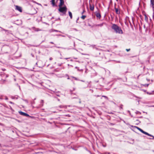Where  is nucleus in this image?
I'll return each instance as SVG.
<instances>
[{"label": "nucleus", "mask_w": 154, "mask_h": 154, "mask_svg": "<svg viewBox=\"0 0 154 154\" xmlns=\"http://www.w3.org/2000/svg\"><path fill=\"white\" fill-rule=\"evenodd\" d=\"M115 9L116 14H120V11L118 8H115Z\"/></svg>", "instance_id": "obj_10"}, {"label": "nucleus", "mask_w": 154, "mask_h": 154, "mask_svg": "<svg viewBox=\"0 0 154 154\" xmlns=\"http://www.w3.org/2000/svg\"><path fill=\"white\" fill-rule=\"evenodd\" d=\"M0 27L1 28V27Z\"/></svg>", "instance_id": "obj_40"}, {"label": "nucleus", "mask_w": 154, "mask_h": 154, "mask_svg": "<svg viewBox=\"0 0 154 154\" xmlns=\"http://www.w3.org/2000/svg\"><path fill=\"white\" fill-rule=\"evenodd\" d=\"M136 114H141L140 112L139 111H137L136 112Z\"/></svg>", "instance_id": "obj_22"}, {"label": "nucleus", "mask_w": 154, "mask_h": 154, "mask_svg": "<svg viewBox=\"0 0 154 154\" xmlns=\"http://www.w3.org/2000/svg\"><path fill=\"white\" fill-rule=\"evenodd\" d=\"M137 128L140 131V132H142V131H143V130H142V129H141V128H139V127H137Z\"/></svg>", "instance_id": "obj_19"}, {"label": "nucleus", "mask_w": 154, "mask_h": 154, "mask_svg": "<svg viewBox=\"0 0 154 154\" xmlns=\"http://www.w3.org/2000/svg\"><path fill=\"white\" fill-rule=\"evenodd\" d=\"M69 58H65V59H69Z\"/></svg>", "instance_id": "obj_35"}, {"label": "nucleus", "mask_w": 154, "mask_h": 154, "mask_svg": "<svg viewBox=\"0 0 154 154\" xmlns=\"http://www.w3.org/2000/svg\"><path fill=\"white\" fill-rule=\"evenodd\" d=\"M75 68L77 69L78 70L79 67L77 66H76L75 67Z\"/></svg>", "instance_id": "obj_31"}, {"label": "nucleus", "mask_w": 154, "mask_h": 154, "mask_svg": "<svg viewBox=\"0 0 154 154\" xmlns=\"http://www.w3.org/2000/svg\"><path fill=\"white\" fill-rule=\"evenodd\" d=\"M96 16L97 17H98L99 19H100L101 17V15L99 12H96Z\"/></svg>", "instance_id": "obj_9"}, {"label": "nucleus", "mask_w": 154, "mask_h": 154, "mask_svg": "<svg viewBox=\"0 0 154 154\" xmlns=\"http://www.w3.org/2000/svg\"><path fill=\"white\" fill-rule=\"evenodd\" d=\"M145 85H146L148 87L149 85V84H146Z\"/></svg>", "instance_id": "obj_33"}, {"label": "nucleus", "mask_w": 154, "mask_h": 154, "mask_svg": "<svg viewBox=\"0 0 154 154\" xmlns=\"http://www.w3.org/2000/svg\"><path fill=\"white\" fill-rule=\"evenodd\" d=\"M90 9L92 11H94V6L93 5H91L90 4L89 5Z\"/></svg>", "instance_id": "obj_11"}, {"label": "nucleus", "mask_w": 154, "mask_h": 154, "mask_svg": "<svg viewBox=\"0 0 154 154\" xmlns=\"http://www.w3.org/2000/svg\"><path fill=\"white\" fill-rule=\"evenodd\" d=\"M54 32H61L60 31H58L57 30H55V29L54 30Z\"/></svg>", "instance_id": "obj_25"}, {"label": "nucleus", "mask_w": 154, "mask_h": 154, "mask_svg": "<svg viewBox=\"0 0 154 154\" xmlns=\"http://www.w3.org/2000/svg\"><path fill=\"white\" fill-rule=\"evenodd\" d=\"M86 17V16L85 15H82L81 17V18L83 20L85 19V18Z\"/></svg>", "instance_id": "obj_18"}, {"label": "nucleus", "mask_w": 154, "mask_h": 154, "mask_svg": "<svg viewBox=\"0 0 154 154\" xmlns=\"http://www.w3.org/2000/svg\"><path fill=\"white\" fill-rule=\"evenodd\" d=\"M54 112V113H55V112H55V111H54V112Z\"/></svg>", "instance_id": "obj_36"}, {"label": "nucleus", "mask_w": 154, "mask_h": 154, "mask_svg": "<svg viewBox=\"0 0 154 154\" xmlns=\"http://www.w3.org/2000/svg\"><path fill=\"white\" fill-rule=\"evenodd\" d=\"M111 125H114V124H112V123H111Z\"/></svg>", "instance_id": "obj_37"}, {"label": "nucleus", "mask_w": 154, "mask_h": 154, "mask_svg": "<svg viewBox=\"0 0 154 154\" xmlns=\"http://www.w3.org/2000/svg\"><path fill=\"white\" fill-rule=\"evenodd\" d=\"M41 103L42 104V105L43 106V103H44V100H41Z\"/></svg>", "instance_id": "obj_24"}, {"label": "nucleus", "mask_w": 154, "mask_h": 154, "mask_svg": "<svg viewBox=\"0 0 154 154\" xmlns=\"http://www.w3.org/2000/svg\"><path fill=\"white\" fill-rule=\"evenodd\" d=\"M15 9L17 11H18L20 12H22V9L21 7L18 6V5H15Z\"/></svg>", "instance_id": "obj_4"}, {"label": "nucleus", "mask_w": 154, "mask_h": 154, "mask_svg": "<svg viewBox=\"0 0 154 154\" xmlns=\"http://www.w3.org/2000/svg\"><path fill=\"white\" fill-rule=\"evenodd\" d=\"M95 26H100V27H101L103 26V24L101 23L99 24L96 25Z\"/></svg>", "instance_id": "obj_17"}, {"label": "nucleus", "mask_w": 154, "mask_h": 154, "mask_svg": "<svg viewBox=\"0 0 154 154\" xmlns=\"http://www.w3.org/2000/svg\"><path fill=\"white\" fill-rule=\"evenodd\" d=\"M67 106H62V105H60V106H59V107L60 108H67ZM68 106L69 107L70 106Z\"/></svg>", "instance_id": "obj_15"}, {"label": "nucleus", "mask_w": 154, "mask_h": 154, "mask_svg": "<svg viewBox=\"0 0 154 154\" xmlns=\"http://www.w3.org/2000/svg\"><path fill=\"white\" fill-rule=\"evenodd\" d=\"M147 135H148L150 137H152V138H149V139H154V137L153 135H152L151 134H149L148 133V134Z\"/></svg>", "instance_id": "obj_14"}, {"label": "nucleus", "mask_w": 154, "mask_h": 154, "mask_svg": "<svg viewBox=\"0 0 154 154\" xmlns=\"http://www.w3.org/2000/svg\"><path fill=\"white\" fill-rule=\"evenodd\" d=\"M67 10V8L66 6H65L64 7H60L58 9V11L59 12L62 13L64 14H66Z\"/></svg>", "instance_id": "obj_2"}, {"label": "nucleus", "mask_w": 154, "mask_h": 154, "mask_svg": "<svg viewBox=\"0 0 154 154\" xmlns=\"http://www.w3.org/2000/svg\"><path fill=\"white\" fill-rule=\"evenodd\" d=\"M68 13H69V15L70 17V19H72V13L70 11H69L68 12Z\"/></svg>", "instance_id": "obj_13"}, {"label": "nucleus", "mask_w": 154, "mask_h": 154, "mask_svg": "<svg viewBox=\"0 0 154 154\" xmlns=\"http://www.w3.org/2000/svg\"><path fill=\"white\" fill-rule=\"evenodd\" d=\"M19 113L21 115L27 117L29 116V115L28 114L22 111L19 112Z\"/></svg>", "instance_id": "obj_5"}, {"label": "nucleus", "mask_w": 154, "mask_h": 154, "mask_svg": "<svg viewBox=\"0 0 154 154\" xmlns=\"http://www.w3.org/2000/svg\"><path fill=\"white\" fill-rule=\"evenodd\" d=\"M50 43L51 44H54V43L53 42H50Z\"/></svg>", "instance_id": "obj_32"}, {"label": "nucleus", "mask_w": 154, "mask_h": 154, "mask_svg": "<svg viewBox=\"0 0 154 154\" xmlns=\"http://www.w3.org/2000/svg\"><path fill=\"white\" fill-rule=\"evenodd\" d=\"M128 22L131 25V23L130 20L129 18L127 16L126 17L125 19V24L127 25H128Z\"/></svg>", "instance_id": "obj_3"}, {"label": "nucleus", "mask_w": 154, "mask_h": 154, "mask_svg": "<svg viewBox=\"0 0 154 154\" xmlns=\"http://www.w3.org/2000/svg\"><path fill=\"white\" fill-rule=\"evenodd\" d=\"M72 78H74L75 79H76V78L75 77H72Z\"/></svg>", "instance_id": "obj_34"}, {"label": "nucleus", "mask_w": 154, "mask_h": 154, "mask_svg": "<svg viewBox=\"0 0 154 154\" xmlns=\"http://www.w3.org/2000/svg\"><path fill=\"white\" fill-rule=\"evenodd\" d=\"M85 11L84 9H83V12H82V14H83L85 12Z\"/></svg>", "instance_id": "obj_26"}, {"label": "nucleus", "mask_w": 154, "mask_h": 154, "mask_svg": "<svg viewBox=\"0 0 154 154\" xmlns=\"http://www.w3.org/2000/svg\"><path fill=\"white\" fill-rule=\"evenodd\" d=\"M60 2L59 5V7L62 6L64 4V2L63 0H60Z\"/></svg>", "instance_id": "obj_8"}, {"label": "nucleus", "mask_w": 154, "mask_h": 154, "mask_svg": "<svg viewBox=\"0 0 154 154\" xmlns=\"http://www.w3.org/2000/svg\"><path fill=\"white\" fill-rule=\"evenodd\" d=\"M117 1H118V0H116Z\"/></svg>", "instance_id": "obj_39"}, {"label": "nucleus", "mask_w": 154, "mask_h": 154, "mask_svg": "<svg viewBox=\"0 0 154 154\" xmlns=\"http://www.w3.org/2000/svg\"><path fill=\"white\" fill-rule=\"evenodd\" d=\"M5 100H8V98L7 97L5 96Z\"/></svg>", "instance_id": "obj_28"}, {"label": "nucleus", "mask_w": 154, "mask_h": 154, "mask_svg": "<svg viewBox=\"0 0 154 154\" xmlns=\"http://www.w3.org/2000/svg\"><path fill=\"white\" fill-rule=\"evenodd\" d=\"M69 79V78H68V79Z\"/></svg>", "instance_id": "obj_38"}, {"label": "nucleus", "mask_w": 154, "mask_h": 154, "mask_svg": "<svg viewBox=\"0 0 154 154\" xmlns=\"http://www.w3.org/2000/svg\"><path fill=\"white\" fill-rule=\"evenodd\" d=\"M52 59H53V58H52V57H51L49 58V60H52Z\"/></svg>", "instance_id": "obj_29"}, {"label": "nucleus", "mask_w": 154, "mask_h": 154, "mask_svg": "<svg viewBox=\"0 0 154 154\" xmlns=\"http://www.w3.org/2000/svg\"><path fill=\"white\" fill-rule=\"evenodd\" d=\"M9 103L11 104H14V103L11 101H10Z\"/></svg>", "instance_id": "obj_30"}, {"label": "nucleus", "mask_w": 154, "mask_h": 154, "mask_svg": "<svg viewBox=\"0 0 154 154\" xmlns=\"http://www.w3.org/2000/svg\"><path fill=\"white\" fill-rule=\"evenodd\" d=\"M112 29L114 30L116 33L120 34H123V32L121 29V28L119 26L115 24H112L111 26Z\"/></svg>", "instance_id": "obj_1"}, {"label": "nucleus", "mask_w": 154, "mask_h": 154, "mask_svg": "<svg viewBox=\"0 0 154 154\" xmlns=\"http://www.w3.org/2000/svg\"><path fill=\"white\" fill-rule=\"evenodd\" d=\"M126 51H130V49H126Z\"/></svg>", "instance_id": "obj_27"}, {"label": "nucleus", "mask_w": 154, "mask_h": 154, "mask_svg": "<svg viewBox=\"0 0 154 154\" xmlns=\"http://www.w3.org/2000/svg\"><path fill=\"white\" fill-rule=\"evenodd\" d=\"M142 133L146 135L148 134V133L144 131L143 130L142 131Z\"/></svg>", "instance_id": "obj_20"}, {"label": "nucleus", "mask_w": 154, "mask_h": 154, "mask_svg": "<svg viewBox=\"0 0 154 154\" xmlns=\"http://www.w3.org/2000/svg\"><path fill=\"white\" fill-rule=\"evenodd\" d=\"M144 16H145V20L146 22H148V18L147 16H146V14H144Z\"/></svg>", "instance_id": "obj_12"}, {"label": "nucleus", "mask_w": 154, "mask_h": 154, "mask_svg": "<svg viewBox=\"0 0 154 154\" xmlns=\"http://www.w3.org/2000/svg\"><path fill=\"white\" fill-rule=\"evenodd\" d=\"M150 7H151L153 10H154V0H150Z\"/></svg>", "instance_id": "obj_7"}, {"label": "nucleus", "mask_w": 154, "mask_h": 154, "mask_svg": "<svg viewBox=\"0 0 154 154\" xmlns=\"http://www.w3.org/2000/svg\"><path fill=\"white\" fill-rule=\"evenodd\" d=\"M102 97H104L105 98L107 99H108V98L107 97H106V96H102Z\"/></svg>", "instance_id": "obj_23"}, {"label": "nucleus", "mask_w": 154, "mask_h": 154, "mask_svg": "<svg viewBox=\"0 0 154 154\" xmlns=\"http://www.w3.org/2000/svg\"><path fill=\"white\" fill-rule=\"evenodd\" d=\"M33 29L35 31H39L40 30L39 29L36 28H33Z\"/></svg>", "instance_id": "obj_16"}, {"label": "nucleus", "mask_w": 154, "mask_h": 154, "mask_svg": "<svg viewBox=\"0 0 154 154\" xmlns=\"http://www.w3.org/2000/svg\"><path fill=\"white\" fill-rule=\"evenodd\" d=\"M54 29H51L49 30V32H54Z\"/></svg>", "instance_id": "obj_21"}, {"label": "nucleus", "mask_w": 154, "mask_h": 154, "mask_svg": "<svg viewBox=\"0 0 154 154\" xmlns=\"http://www.w3.org/2000/svg\"><path fill=\"white\" fill-rule=\"evenodd\" d=\"M58 1V0H51V2L53 6L54 7L55 6H57V5H56L55 4V2H57Z\"/></svg>", "instance_id": "obj_6"}]
</instances>
